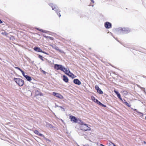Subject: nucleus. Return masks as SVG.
<instances>
[{"mask_svg":"<svg viewBox=\"0 0 146 146\" xmlns=\"http://www.w3.org/2000/svg\"><path fill=\"white\" fill-rule=\"evenodd\" d=\"M78 123L80 125V128L82 131H85L91 130V128L88 127L87 124L84 123L82 121H80V122H79Z\"/></svg>","mask_w":146,"mask_h":146,"instance_id":"f257e3e1","label":"nucleus"},{"mask_svg":"<svg viewBox=\"0 0 146 146\" xmlns=\"http://www.w3.org/2000/svg\"><path fill=\"white\" fill-rule=\"evenodd\" d=\"M117 31L118 34H124L129 33L130 30L127 28H120L117 29Z\"/></svg>","mask_w":146,"mask_h":146,"instance_id":"f03ea898","label":"nucleus"},{"mask_svg":"<svg viewBox=\"0 0 146 146\" xmlns=\"http://www.w3.org/2000/svg\"><path fill=\"white\" fill-rule=\"evenodd\" d=\"M49 5L51 6L52 8V9L56 11V13H57L58 16H59V17L61 16V15L60 13H58V7L55 5H53L52 3H50L49 4Z\"/></svg>","mask_w":146,"mask_h":146,"instance_id":"7ed1b4c3","label":"nucleus"},{"mask_svg":"<svg viewBox=\"0 0 146 146\" xmlns=\"http://www.w3.org/2000/svg\"><path fill=\"white\" fill-rule=\"evenodd\" d=\"M54 68L57 70H60L61 71L64 70V67L63 66L60 64H55L54 66Z\"/></svg>","mask_w":146,"mask_h":146,"instance_id":"20e7f679","label":"nucleus"},{"mask_svg":"<svg viewBox=\"0 0 146 146\" xmlns=\"http://www.w3.org/2000/svg\"><path fill=\"white\" fill-rule=\"evenodd\" d=\"M70 120L72 121L75 123H78L79 122H80V121H81L79 119H77L75 117L72 115L70 116Z\"/></svg>","mask_w":146,"mask_h":146,"instance_id":"39448f33","label":"nucleus"},{"mask_svg":"<svg viewBox=\"0 0 146 146\" xmlns=\"http://www.w3.org/2000/svg\"><path fill=\"white\" fill-rule=\"evenodd\" d=\"M52 95L59 99H62L64 98L63 96L60 94L54 92L52 93Z\"/></svg>","mask_w":146,"mask_h":146,"instance_id":"423d86ee","label":"nucleus"},{"mask_svg":"<svg viewBox=\"0 0 146 146\" xmlns=\"http://www.w3.org/2000/svg\"><path fill=\"white\" fill-rule=\"evenodd\" d=\"M105 27L106 29H109L111 27V23L108 22H106L105 24Z\"/></svg>","mask_w":146,"mask_h":146,"instance_id":"0eeeda50","label":"nucleus"},{"mask_svg":"<svg viewBox=\"0 0 146 146\" xmlns=\"http://www.w3.org/2000/svg\"><path fill=\"white\" fill-rule=\"evenodd\" d=\"M35 96L36 97L38 96H42L43 95L42 94V93L40 92V91L37 90H36L35 91Z\"/></svg>","mask_w":146,"mask_h":146,"instance_id":"6e6552de","label":"nucleus"},{"mask_svg":"<svg viewBox=\"0 0 146 146\" xmlns=\"http://www.w3.org/2000/svg\"><path fill=\"white\" fill-rule=\"evenodd\" d=\"M95 88L97 90V92L99 94H102L103 93V92L101 90V89L99 88L98 86H96Z\"/></svg>","mask_w":146,"mask_h":146,"instance_id":"1a4fd4ad","label":"nucleus"},{"mask_svg":"<svg viewBox=\"0 0 146 146\" xmlns=\"http://www.w3.org/2000/svg\"><path fill=\"white\" fill-rule=\"evenodd\" d=\"M34 132L35 134L39 136L44 137V136L42 134L40 133L37 130H35L34 131Z\"/></svg>","mask_w":146,"mask_h":146,"instance_id":"9d476101","label":"nucleus"},{"mask_svg":"<svg viewBox=\"0 0 146 146\" xmlns=\"http://www.w3.org/2000/svg\"><path fill=\"white\" fill-rule=\"evenodd\" d=\"M14 80L15 82H24L23 80L19 78H14Z\"/></svg>","mask_w":146,"mask_h":146,"instance_id":"9b49d317","label":"nucleus"},{"mask_svg":"<svg viewBox=\"0 0 146 146\" xmlns=\"http://www.w3.org/2000/svg\"><path fill=\"white\" fill-rule=\"evenodd\" d=\"M67 75L69 76L70 77L72 78H74L76 77V76H75L70 71L69 72Z\"/></svg>","mask_w":146,"mask_h":146,"instance_id":"f8f14e48","label":"nucleus"},{"mask_svg":"<svg viewBox=\"0 0 146 146\" xmlns=\"http://www.w3.org/2000/svg\"><path fill=\"white\" fill-rule=\"evenodd\" d=\"M114 92L117 94V97L121 101H122V99L121 98V95L116 90H114Z\"/></svg>","mask_w":146,"mask_h":146,"instance_id":"ddd939ff","label":"nucleus"},{"mask_svg":"<svg viewBox=\"0 0 146 146\" xmlns=\"http://www.w3.org/2000/svg\"><path fill=\"white\" fill-rule=\"evenodd\" d=\"M34 49L36 51L41 52H42V50L39 48L37 47H35L34 48Z\"/></svg>","mask_w":146,"mask_h":146,"instance_id":"4468645a","label":"nucleus"},{"mask_svg":"<svg viewBox=\"0 0 146 146\" xmlns=\"http://www.w3.org/2000/svg\"><path fill=\"white\" fill-rule=\"evenodd\" d=\"M62 71L64 72L66 74H68V73L69 72H70L69 69L66 68H65L64 70H62Z\"/></svg>","mask_w":146,"mask_h":146,"instance_id":"2eb2a0df","label":"nucleus"},{"mask_svg":"<svg viewBox=\"0 0 146 146\" xmlns=\"http://www.w3.org/2000/svg\"><path fill=\"white\" fill-rule=\"evenodd\" d=\"M63 80L65 82H68V79L67 78V77L65 75H64L63 76Z\"/></svg>","mask_w":146,"mask_h":146,"instance_id":"dca6fc26","label":"nucleus"},{"mask_svg":"<svg viewBox=\"0 0 146 146\" xmlns=\"http://www.w3.org/2000/svg\"><path fill=\"white\" fill-rule=\"evenodd\" d=\"M53 48H54L56 50H57L58 51L60 52H62V51L59 49L55 45L53 46Z\"/></svg>","mask_w":146,"mask_h":146,"instance_id":"f3484780","label":"nucleus"},{"mask_svg":"<svg viewBox=\"0 0 146 146\" xmlns=\"http://www.w3.org/2000/svg\"><path fill=\"white\" fill-rule=\"evenodd\" d=\"M25 77L28 81H30L31 80V77L30 76H29L27 75H26V76H25Z\"/></svg>","mask_w":146,"mask_h":146,"instance_id":"a211bd4d","label":"nucleus"},{"mask_svg":"<svg viewBox=\"0 0 146 146\" xmlns=\"http://www.w3.org/2000/svg\"><path fill=\"white\" fill-rule=\"evenodd\" d=\"M91 98L92 100L94 102L96 103V102H98V100L97 99H96L94 96H92Z\"/></svg>","mask_w":146,"mask_h":146,"instance_id":"6ab92c4d","label":"nucleus"},{"mask_svg":"<svg viewBox=\"0 0 146 146\" xmlns=\"http://www.w3.org/2000/svg\"><path fill=\"white\" fill-rule=\"evenodd\" d=\"M91 133L89 132V133H87L86 132H84L83 133V135L85 136V137H87L89 135H91Z\"/></svg>","mask_w":146,"mask_h":146,"instance_id":"aec40b11","label":"nucleus"},{"mask_svg":"<svg viewBox=\"0 0 146 146\" xmlns=\"http://www.w3.org/2000/svg\"><path fill=\"white\" fill-rule=\"evenodd\" d=\"M109 146H116L113 143L110 142L109 143Z\"/></svg>","mask_w":146,"mask_h":146,"instance_id":"412c9836","label":"nucleus"},{"mask_svg":"<svg viewBox=\"0 0 146 146\" xmlns=\"http://www.w3.org/2000/svg\"><path fill=\"white\" fill-rule=\"evenodd\" d=\"M124 103L129 107H130L131 106V105H130L129 103H127V102H124Z\"/></svg>","mask_w":146,"mask_h":146,"instance_id":"4be33fe9","label":"nucleus"},{"mask_svg":"<svg viewBox=\"0 0 146 146\" xmlns=\"http://www.w3.org/2000/svg\"><path fill=\"white\" fill-rule=\"evenodd\" d=\"M24 83H16L20 86H22L23 85Z\"/></svg>","mask_w":146,"mask_h":146,"instance_id":"5701e85b","label":"nucleus"},{"mask_svg":"<svg viewBox=\"0 0 146 146\" xmlns=\"http://www.w3.org/2000/svg\"><path fill=\"white\" fill-rule=\"evenodd\" d=\"M38 30L41 31V32H42L43 33H46V31L45 30H44L42 29H37Z\"/></svg>","mask_w":146,"mask_h":146,"instance_id":"b1692460","label":"nucleus"},{"mask_svg":"<svg viewBox=\"0 0 146 146\" xmlns=\"http://www.w3.org/2000/svg\"><path fill=\"white\" fill-rule=\"evenodd\" d=\"M137 113L141 117L143 116V114L142 113L139 111H137Z\"/></svg>","mask_w":146,"mask_h":146,"instance_id":"393cba45","label":"nucleus"},{"mask_svg":"<svg viewBox=\"0 0 146 146\" xmlns=\"http://www.w3.org/2000/svg\"><path fill=\"white\" fill-rule=\"evenodd\" d=\"M73 82H80L78 79H75L74 80Z\"/></svg>","mask_w":146,"mask_h":146,"instance_id":"a878e982","label":"nucleus"},{"mask_svg":"<svg viewBox=\"0 0 146 146\" xmlns=\"http://www.w3.org/2000/svg\"><path fill=\"white\" fill-rule=\"evenodd\" d=\"M21 72L22 73L23 75V76H24V77H25V76H26V75H25V73L22 70H21Z\"/></svg>","mask_w":146,"mask_h":146,"instance_id":"bb28decb","label":"nucleus"},{"mask_svg":"<svg viewBox=\"0 0 146 146\" xmlns=\"http://www.w3.org/2000/svg\"><path fill=\"white\" fill-rule=\"evenodd\" d=\"M39 58H40L41 60H43V57L41 55H39Z\"/></svg>","mask_w":146,"mask_h":146,"instance_id":"cd10ccee","label":"nucleus"},{"mask_svg":"<svg viewBox=\"0 0 146 146\" xmlns=\"http://www.w3.org/2000/svg\"><path fill=\"white\" fill-rule=\"evenodd\" d=\"M15 68H16V69L19 70L21 72V70H22L21 69L19 68L18 67H15Z\"/></svg>","mask_w":146,"mask_h":146,"instance_id":"c85d7f7f","label":"nucleus"},{"mask_svg":"<svg viewBox=\"0 0 146 146\" xmlns=\"http://www.w3.org/2000/svg\"><path fill=\"white\" fill-rule=\"evenodd\" d=\"M96 103H97V104L99 105L100 106L101 104H102V103L100 102L98 100V102H97Z\"/></svg>","mask_w":146,"mask_h":146,"instance_id":"c756f323","label":"nucleus"},{"mask_svg":"<svg viewBox=\"0 0 146 146\" xmlns=\"http://www.w3.org/2000/svg\"><path fill=\"white\" fill-rule=\"evenodd\" d=\"M46 38H49L50 39H51V40H53L54 39V38H53V37H48V36H47L46 37Z\"/></svg>","mask_w":146,"mask_h":146,"instance_id":"7c9ffc66","label":"nucleus"},{"mask_svg":"<svg viewBox=\"0 0 146 146\" xmlns=\"http://www.w3.org/2000/svg\"><path fill=\"white\" fill-rule=\"evenodd\" d=\"M49 127L50 128H53V126L52 125H51L50 124H49Z\"/></svg>","mask_w":146,"mask_h":146,"instance_id":"2f4dec72","label":"nucleus"},{"mask_svg":"<svg viewBox=\"0 0 146 146\" xmlns=\"http://www.w3.org/2000/svg\"><path fill=\"white\" fill-rule=\"evenodd\" d=\"M100 106H102V107H106V106H105V105H104L103 104H102H102H101V105H100Z\"/></svg>","mask_w":146,"mask_h":146,"instance_id":"473e14b6","label":"nucleus"},{"mask_svg":"<svg viewBox=\"0 0 146 146\" xmlns=\"http://www.w3.org/2000/svg\"><path fill=\"white\" fill-rule=\"evenodd\" d=\"M42 52V53H44V54H47V53H46V52H44V51H42V52Z\"/></svg>","mask_w":146,"mask_h":146,"instance_id":"72a5a7b5","label":"nucleus"},{"mask_svg":"<svg viewBox=\"0 0 146 146\" xmlns=\"http://www.w3.org/2000/svg\"><path fill=\"white\" fill-rule=\"evenodd\" d=\"M75 83L76 84L79 85L81 83Z\"/></svg>","mask_w":146,"mask_h":146,"instance_id":"f704fd0d","label":"nucleus"},{"mask_svg":"<svg viewBox=\"0 0 146 146\" xmlns=\"http://www.w3.org/2000/svg\"><path fill=\"white\" fill-rule=\"evenodd\" d=\"M133 110L134 111H136V112H137V111H137V110L136 109H133Z\"/></svg>","mask_w":146,"mask_h":146,"instance_id":"c9c22d12","label":"nucleus"},{"mask_svg":"<svg viewBox=\"0 0 146 146\" xmlns=\"http://www.w3.org/2000/svg\"><path fill=\"white\" fill-rule=\"evenodd\" d=\"M3 23L2 21L0 19V24H1Z\"/></svg>","mask_w":146,"mask_h":146,"instance_id":"e433bc0d","label":"nucleus"},{"mask_svg":"<svg viewBox=\"0 0 146 146\" xmlns=\"http://www.w3.org/2000/svg\"><path fill=\"white\" fill-rule=\"evenodd\" d=\"M93 3H94V0H90Z\"/></svg>","mask_w":146,"mask_h":146,"instance_id":"4c0bfd02","label":"nucleus"},{"mask_svg":"<svg viewBox=\"0 0 146 146\" xmlns=\"http://www.w3.org/2000/svg\"><path fill=\"white\" fill-rule=\"evenodd\" d=\"M143 142H144V144H146V142L145 141H143Z\"/></svg>","mask_w":146,"mask_h":146,"instance_id":"58836bf2","label":"nucleus"},{"mask_svg":"<svg viewBox=\"0 0 146 146\" xmlns=\"http://www.w3.org/2000/svg\"><path fill=\"white\" fill-rule=\"evenodd\" d=\"M100 145L101 146H104V145H102V144H100Z\"/></svg>","mask_w":146,"mask_h":146,"instance_id":"ea45409f","label":"nucleus"},{"mask_svg":"<svg viewBox=\"0 0 146 146\" xmlns=\"http://www.w3.org/2000/svg\"><path fill=\"white\" fill-rule=\"evenodd\" d=\"M42 71L43 72H44V73L45 72L44 71H43V70H42Z\"/></svg>","mask_w":146,"mask_h":146,"instance_id":"a19ab883","label":"nucleus"},{"mask_svg":"<svg viewBox=\"0 0 146 146\" xmlns=\"http://www.w3.org/2000/svg\"><path fill=\"white\" fill-rule=\"evenodd\" d=\"M145 119H146V116L145 117Z\"/></svg>","mask_w":146,"mask_h":146,"instance_id":"79ce46f5","label":"nucleus"}]
</instances>
